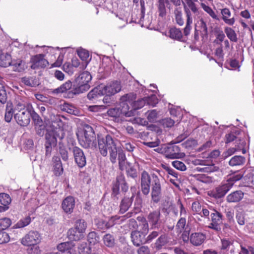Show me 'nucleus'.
Masks as SVG:
<instances>
[{"label": "nucleus", "mask_w": 254, "mask_h": 254, "mask_svg": "<svg viewBox=\"0 0 254 254\" xmlns=\"http://www.w3.org/2000/svg\"><path fill=\"white\" fill-rule=\"evenodd\" d=\"M163 179L156 174L150 175L143 171L141 175L140 186L142 193L145 195L151 192L152 201L158 203L161 199L163 190Z\"/></svg>", "instance_id": "f257e3e1"}, {"label": "nucleus", "mask_w": 254, "mask_h": 254, "mask_svg": "<svg viewBox=\"0 0 254 254\" xmlns=\"http://www.w3.org/2000/svg\"><path fill=\"white\" fill-rule=\"evenodd\" d=\"M50 120L54 129L48 131L45 134V156L49 158L53 147L57 144L58 138L62 140L64 136V131L61 128L63 123L60 115H52Z\"/></svg>", "instance_id": "f03ea898"}, {"label": "nucleus", "mask_w": 254, "mask_h": 254, "mask_svg": "<svg viewBox=\"0 0 254 254\" xmlns=\"http://www.w3.org/2000/svg\"><path fill=\"white\" fill-rule=\"evenodd\" d=\"M117 140L108 134L105 137L98 138V147L99 152L103 156H107L108 153L110 160L112 163L116 162L118 155Z\"/></svg>", "instance_id": "7ed1b4c3"}, {"label": "nucleus", "mask_w": 254, "mask_h": 254, "mask_svg": "<svg viewBox=\"0 0 254 254\" xmlns=\"http://www.w3.org/2000/svg\"><path fill=\"white\" fill-rule=\"evenodd\" d=\"M77 136L79 144L84 148L96 147L95 134L90 126H86L83 130L78 131Z\"/></svg>", "instance_id": "20e7f679"}, {"label": "nucleus", "mask_w": 254, "mask_h": 254, "mask_svg": "<svg viewBox=\"0 0 254 254\" xmlns=\"http://www.w3.org/2000/svg\"><path fill=\"white\" fill-rule=\"evenodd\" d=\"M92 79L91 75L88 71H84L77 77L73 84V92L75 94H78L87 91L90 85L89 82Z\"/></svg>", "instance_id": "39448f33"}, {"label": "nucleus", "mask_w": 254, "mask_h": 254, "mask_svg": "<svg viewBox=\"0 0 254 254\" xmlns=\"http://www.w3.org/2000/svg\"><path fill=\"white\" fill-rule=\"evenodd\" d=\"M209 209L211 210L210 222L206 227L212 229L217 233H219L221 231L224 219L223 215L212 206L209 207Z\"/></svg>", "instance_id": "423d86ee"}, {"label": "nucleus", "mask_w": 254, "mask_h": 254, "mask_svg": "<svg viewBox=\"0 0 254 254\" xmlns=\"http://www.w3.org/2000/svg\"><path fill=\"white\" fill-rule=\"evenodd\" d=\"M74 228L76 231L73 229L68 230V236L69 239L78 241L83 237V234L87 228V223L83 219H78L75 222Z\"/></svg>", "instance_id": "0eeeda50"}, {"label": "nucleus", "mask_w": 254, "mask_h": 254, "mask_svg": "<svg viewBox=\"0 0 254 254\" xmlns=\"http://www.w3.org/2000/svg\"><path fill=\"white\" fill-rule=\"evenodd\" d=\"M135 98L133 93L127 94L121 97L120 108L122 114L126 117H131L134 115V111L133 109L129 110V105L131 106V102Z\"/></svg>", "instance_id": "6e6552de"}, {"label": "nucleus", "mask_w": 254, "mask_h": 254, "mask_svg": "<svg viewBox=\"0 0 254 254\" xmlns=\"http://www.w3.org/2000/svg\"><path fill=\"white\" fill-rule=\"evenodd\" d=\"M232 188V183H230L227 180H224L219 186L210 191V195L215 198H222Z\"/></svg>", "instance_id": "1a4fd4ad"}, {"label": "nucleus", "mask_w": 254, "mask_h": 254, "mask_svg": "<svg viewBox=\"0 0 254 254\" xmlns=\"http://www.w3.org/2000/svg\"><path fill=\"white\" fill-rule=\"evenodd\" d=\"M41 237L40 234L34 231L28 232L21 240V244L25 246L37 245L41 242Z\"/></svg>", "instance_id": "9d476101"}, {"label": "nucleus", "mask_w": 254, "mask_h": 254, "mask_svg": "<svg viewBox=\"0 0 254 254\" xmlns=\"http://www.w3.org/2000/svg\"><path fill=\"white\" fill-rule=\"evenodd\" d=\"M163 149L167 158L169 159L181 158L185 155L180 152V147L176 145H165Z\"/></svg>", "instance_id": "9b49d317"}, {"label": "nucleus", "mask_w": 254, "mask_h": 254, "mask_svg": "<svg viewBox=\"0 0 254 254\" xmlns=\"http://www.w3.org/2000/svg\"><path fill=\"white\" fill-rule=\"evenodd\" d=\"M30 67L33 69L45 68L49 65V62L45 59V55L43 54L32 56L30 59Z\"/></svg>", "instance_id": "f8f14e48"}, {"label": "nucleus", "mask_w": 254, "mask_h": 254, "mask_svg": "<svg viewBox=\"0 0 254 254\" xmlns=\"http://www.w3.org/2000/svg\"><path fill=\"white\" fill-rule=\"evenodd\" d=\"M140 205L138 207H135L136 210L135 212H129L127 213L125 215L122 216H119L115 215L111 217L108 221H106L108 229L113 227L116 224H120L123 222L126 218L131 217L133 214H135L137 212L140 211Z\"/></svg>", "instance_id": "ddd939ff"}, {"label": "nucleus", "mask_w": 254, "mask_h": 254, "mask_svg": "<svg viewBox=\"0 0 254 254\" xmlns=\"http://www.w3.org/2000/svg\"><path fill=\"white\" fill-rule=\"evenodd\" d=\"M74 161L79 168H83L86 164V159L83 150L77 146L71 149Z\"/></svg>", "instance_id": "4468645a"}, {"label": "nucleus", "mask_w": 254, "mask_h": 254, "mask_svg": "<svg viewBox=\"0 0 254 254\" xmlns=\"http://www.w3.org/2000/svg\"><path fill=\"white\" fill-rule=\"evenodd\" d=\"M101 87L102 95L107 96L114 95L121 90V84L117 81L109 83L104 87Z\"/></svg>", "instance_id": "2eb2a0df"}, {"label": "nucleus", "mask_w": 254, "mask_h": 254, "mask_svg": "<svg viewBox=\"0 0 254 254\" xmlns=\"http://www.w3.org/2000/svg\"><path fill=\"white\" fill-rule=\"evenodd\" d=\"M14 119L17 123L21 126H26L30 122L31 114L27 110L19 111L14 115Z\"/></svg>", "instance_id": "dca6fc26"}, {"label": "nucleus", "mask_w": 254, "mask_h": 254, "mask_svg": "<svg viewBox=\"0 0 254 254\" xmlns=\"http://www.w3.org/2000/svg\"><path fill=\"white\" fill-rule=\"evenodd\" d=\"M146 234L137 230L132 231L130 234L131 242L134 246L139 247L142 244L146 243Z\"/></svg>", "instance_id": "f3484780"}, {"label": "nucleus", "mask_w": 254, "mask_h": 254, "mask_svg": "<svg viewBox=\"0 0 254 254\" xmlns=\"http://www.w3.org/2000/svg\"><path fill=\"white\" fill-rule=\"evenodd\" d=\"M160 211L158 210L153 211L148 214L147 219L151 226V228H156L160 225Z\"/></svg>", "instance_id": "a211bd4d"}, {"label": "nucleus", "mask_w": 254, "mask_h": 254, "mask_svg": "<svg viewBox=\"0 0 254 254\" xmlns=\"http://www.w3.org/2000/svg\"><path fill=\"white\" fill-rule=\"evenodd\" d=\"M74 205V198L72 196H67L63 201L62 207L65 213L70 214L73 211Z\"/></svg>", "instance_id": "6ab92c4d"}, {"label": "nucleus", "mask_w": 254, "mask_h": 254, "mask_svg": "<svg viewBox=\"0 0 254 254\" xmlns=\"http://www.w3.org/2000/svg\"><path fill=\"white\" fill-rule=\"evenodd\" d=\"M206 239V236L202 233H193L190 237V243L195 246H199L202 244Z\"/></svg>", "instance_id": "aec40b11"}, {"label": "nucleus", "mask_w": 254, "mask_h": 254, "mask_svg": "<svg viewBox=\"0 0 254 254\" xmlns=\"http://www.w3.org/2000/svg\"><path fill=\"white\" fill-rule=\"evenodd\" d=\"M53 170L57 176H61L63 173V167L60 158L54 156L52 158Z\"/></svg>", "instance_id": "412c9836"}, {"label": "nucleus", "mask_w": 254, "mask_h": 254, "mask_svg": "<svg viewBox=\"0 0 254 254\" xmlns=\"http://www.w3.org/2000/svg\"><path fill=\"white\" fill-rule=\"evenodd\" d=\"M222 15V19L227 25L232 26L235 22V18L234 17L231 18V12L228 8H224L220 9Z\"/></svg>", "instance_id": "4be33fe9"}, {"label": "nucleus", "mask_w": 254, "mask_h": 254, "mask_svg": "<svg viewBox=\"0 0 254 254\" xmlns=\"http://www.w3.org/2000/svg\"><path fill=\"white\" fill-rule=\"evenodd\" d=\"M169 242V238L166 234H162L159 236L154 243V247L157 250H160L165 247Z\"/></svg>", "instance_id": "5701e85b"}, {"label": "nucleus", "mask_w": 254, "mask_h": 254, "mask_svg": "<svg viewBox=\"0 0 254 254\" xmlns=\"http://www.w3.org/2000/svg\"><path fill=\"white\" fill-rule=\"evenodd\" d=\"M74 244L71 242H66L61 243L57 246V249L62 252H67L70 254H75L74 251L73 250Z\"/></svg>", "instance_id": "b1692460"}, {"label": "nucleus", "mask_w": 254, "mask_h": 254, "mask_svg": "<svg viewBox=\"0 0 254 254\" xmlns=\"http://www.w3.org/2000/svg\"><path fill=\"white\" fill-rule=\"evenodd\" d=\"M243 197L244 193L242 191L236 190L228 194L226 197V200L230 203L238 202L241 200Z\"/></svg>", "instance_id": "393cba45"}, {"label": "nucleus", "mask_w": 254, "mask_h": 254, "mask_svg": "<svg viewBox=\"0 0 254 254\" xmlns=\"http://www.w3.org/2000/svg\"><path fill=\"white\" fill-rule=\"evenodd\" d=\"M133 197L134 194H132L130 197H125L122 199L120 206V212L121 213H125L128 209L132 203Z\"/></svg>", "instance_id": "a878e982"}, {"label": "nucleus", "mask_w": 254, "mask_h": 254, "mask_svg": "<svg viewBox=\"0 0 254 254\" xmlns=\"http://www.w3.org/2000/svg\"><path fill=\"white\" fill-rule=\"evenodd\" d=\"M203 167H198L196 168V170L198 171L211 173L217 171L218 168L212 163H209L207 160H205V164H203Z\"/></svg>", "instance_id": "bb28decb"}, {"label": "nucleus", "mask_w": 254, "mask_h": 254, "mask_svg": "<svg viewBox=\"0 0 254 254\" xmlns=\"http://www.w3.org/2000/svg\"><path fill=\"white\" fill-rule=\"evenodd\" d=\"M169 36L171 39L180 41H184L182 32L180 29L176 27L172 28L169 30Z\"/></svg>", "instance_id": "cd10ccee"}, {"label": "nucleus", "mask_w": 254, "mask_h": 254, "mask_svg": "<svg viewBox=\"0 0 254 254\" xmlns=\"http://www.w3.org/2000/svg\"><path fill=\"white\" fill-rule=\"evenodd\" d=\"M221 245L220 249L223 251H228L231 247H236L234 245V241L230 238H223L221 240Z\"/></svg>", "instance_id": "c85d7f7f"}, {"label": "nucleus", "mask_w": 254, "mask_h": 254, "mask_svg": "<svg viewBox=\"0 0 254 254\" xmlns=\"http://www.w3.org/2000/svg\"><path fill=\"white\" fill-rule=\"evenodd\" d=\"M25 98H21L20 96H17L15 100V109L19 111H24L26 107V102Z\"/></svg>", "instance_id": "c756f323"}, {"label": "nucleus", "mask_w": 254, "mask_h": 254, "mask_svg": "<svg viewBox=\"0 0 254 254\" xmlns=\"http://www.w3.org/2000/svg\"><path fill=\"white\" fill-rule=\"evenodd\" d=\"M11 56L8 53H2L0 55V66L7 67L11 64Z\"/></svg>", "instance_id": "7c9ffc66"}, {"label": "nucleus", "mask_w": 254, "mask_h": 254, "mask_svg": "<svg viewBox=\"0 0 254 254\" xmlns=\"http://www.w3.org/2000/svg\"><path fill=\"white\" fill-rule=\"evenodd\" d=\"M166 0L157 1L156 5L157 7V12L159 17L164 18L166 15V8L165 2Z\"/></svg>", "instance_id": "2f4dec72"}, {"label": "nucleus", "mask_w": 254, "mask_h": 254, "mask_svg": "<svg viewBox=\"0 0 254 254\" xmlns=\"http://www.w3.org/2000/svg\"><path fill=\"white\" fill-rule=\"evenodd\" d=\"M246 159L242 156H235L229 161V164L231 166H240L243 165Z\"/></svg>", "instance_id": "473e14b6"}, {"label": "nucleus", "mask_w": 254, "mask_h": 254, "mask_svg": "<svg viewBox=\"0 0 254 254\" xmlns=\"http://www.w3.org/2000/svg\"><path fill=\"white\" fill-rule=\"evenodd\" d=\"M13 115V110L12 103L10 102H7L5 109L4 116L5 121L7 123H9L12 119Z\"/></svg>", "instance_id": "72a5a7b5"}, {"label": "nucleus", "mask_w": 254, "mask_h": 254, "mask_svg": "<svg viewBox=\"0 0 254 254\" xmlns=\"http://www.w3.org/2000/svg\"><path fill=\"white\" fill-rule=\"evenodd\" d=\"M224 32L229 40L233 42H237L238 41L237 36L235 31L231 27H226Z\"/></svg>", "instance_id": "f704fd0d"}, {"label": "nucleus", "mask_w": 254, "mask_h": 254, "mask_svg": "<svg viewBox=\"0 0 254 254\" xmlns=\"http://www.w3.org/2000/svg\"><path fill=\"white\" fill-rule=\"evenodd\" d=\"M72 86V84L71 82L69 80H68L64 83L61 85L59 87L55 89L54 91V92L55 93L65 92L71 89Z\"/></svg>", "instance_id": "c9c22d12"}, {"label": "nucleus", "mask_w": 254, "mask_h": 254, "mask_svg": "<svg viewBox=\"0 0 254 254\" xmlns=\"http://www.w3.org/2000/svg\"><path fill=\"white\" fill-rule=\"evenodd\" d=\"M21 81L25 85L31 87H34L39 85V82L34 77H24L21 79Z\"/></svg>", "instance_id": "e433bc0d"}, {"label": "nucleus", "mask_w": 254, "mask_h": 254, "mask_svg": "<svg viewBox=\"0 0 254 254\" xmlns=\"http://www.w3.org/2000/svg\"><path fill=\"white\" fill-rule=\"evenodd\" d=\"M115 183L120 186L123 191H126L128 190V186L126 182L125 176L123 174H121L117 177Z\"/></svg>", "instance_id": "4c0bfd02"}, {"label": "nucleus", "mask_w": 254, "mask_h": 254, "mask_svg": "<svg viewBox=\"0 0 254 254\" xmlns=\"http://www.w3.org/2000/svg\"><path fill=\"white\" fill-rule=\"evenodd\" d=\"M174 15L176 23L180 26L183 25L184 24V20L183 18L181 8L180 7H178L175 9Z\"/></svg>", "instance_id": "58836bf2"}, {"label": "nucleus", "mask_w": 254, "mask_h": 254, "mask_svg": "<svg viewBox=\"0 0 254 254\" xmlns=\"http://www.w3.org/2000/svg\"><path fill=\"white\" fill-rule=\"evenodd\" d=\"M101 90V87L94 88L88 93L87 98L89 100H93L98 98L99 96H102Z\"/></svg>", "instance_id": "ea45409f"}, {"label": "nucleus", "mask_w": 254, "mask_h": 254, "mask_svg": "<svg viewBox=\"0 0 254 254\" xmlns=\"http://www.w3.org/2000/svg\"><path fill=\"white\" fill-rule=\"evenodd\" d=\"M78 250L79 254H89L92 253L91 248L86 242H81L78 244Z\"/></svg>", "instance_id": "a19ab883"}, {"label": "nucleus", "mask_w": 254, "mask_h": 254, "mask_svg": "<svg viewBox=\"0 0 254 254\" xmlns=\"http://www.w3.org/2000/svg\"><path fill=\"white\" fill-rule=\"evenodd\" d=\"M7 95L3 82L0 80V102L4 104L6 103Z\"/></svg>", "instance_id": "79ce46f5"}, {"label": "nucleus", "mask_w": 254, "mask_h": 254, "mask_svg": "<svg viewBox=\"0 0 254 254\" xmlns=\"http://www.w3.org/2000/svg\"><path fill=\"white\" fill-rule=\"evenodd\" d=\"M104 244L108 247H113L115 245V239L110 234H107L103 237Z\"/></svg>", "instance_id": "37998d69"}, {"label": "nucleus", "mask_w": 254, "mask_h": 254, "mask_svg": "<svg viewBox=\"0 0 254 254\" xmlns=\"http://www.w3.org/2000/svg\"><path fill=\"white\" fill-rule=\"evenodd\" d=\"M146 104V101L144 98L138 99V100L131 102V108L133 109V111H134V113L136 111L139 109L142 108Z\"/></svg>", "instance_id": "c03bdc74"}, {"label": "nucleus", "mask_w": 254, "mask_h": 254, "mask_svg": "<svg viewBox=\"0 0 254 254\" xmlns=\"http://www.w3.org/2000/svg\"><path fill=\"white\" fill-rule=\"evenodd\" d=\"M31 218L30 216H26L25 218L21 219L15 225L16 228H23L30 224Z\"/></svg>", "instance_id": "a18cd8bd"}, {"label": "nucleus", "mask_w": 254, "mask_h": 254, "mask_svg": "<svg viewBox=\"0 0 254 254\" xmlns=\"http://www.w3.org/2000/svg\"><path fill=\"white\" fill-rule=\"evenodd\" d=\"M87 240L91 245H94L99 242L100 239L96 232H91L88 235Z\"/></svg>", "instance_id": "49530a36"}, {"label": "nucleus", "mask_w": 254, "mask_h": 254, "mask_svg": "<svg viewBox=\"0 0 254 254\" xmlns=\"http://www.w3.org/2000/svg\"><path fill=\"white\" fill-rule=\"evenodd\" d=\"M11 201L9 194L5 193H0V203L4 206H7Z\"/></svg>", "instance_id": "de8ad7c7"}, {"label": "nucleus", "mask_w": 254, "mask_h": 254, "mask_svg": "<svg viewBox=\"0 0 254 254\" xmlns=\"http://www.w3.org/2000/svg\"><path fill=\"white\" fill-rule=\"evenodd\" d=\"M108 115L113 118H119L123 116L120 108H115L109 109L107 112Z\"/></svg>", "instance_id": "09e8293b"}, {"label": "nucleus", "mask_w": 254, "mask_h": 254, "mask_svg": "<svg viewBox=\"0 0 254 254\" xmlns=\"http://www.w3.org/2000/svg\"><path fill=\"white\" fill-rule=\"evenodd\" d=\"M126 169L127 175L132 178H135L137 177V172L133 167L131 166L130 164H128L126 166Z\"/></svg>", "instance_id": "8fccbe9b"}, {"label": "nucleus", "mask_w": 254, "mask_h": 254, "mask_svg": "<svg viewBox=\"0 0 254 254\" xmlns=\"http://www.w3.org/2000/svg\"><path fill=\"white\" fill-rule=\"evenodd\" d=\"M186 225V219L184 217H181L180 219L177 222L176 225V229L177 230V232L182 233Z\"/></svg>", "instance_id": "3c124183"}, {"label": "nucleus", "mask_w": 254, "mask_h": 254, "mask_svg": "<svg viewBox=\"0 0 254 254\" xmlns=\"http://www.w3.org/2000/svg\"><path fill=\"white\" fill-rule=\"evenodd\" d=\"M196 179L197 181L205 183V184H210L213 182V178L211 177L206 176L204 174H200L198 175L196 177Z\"/></svg>", "instance_id": "603ef678"}, {"label": "nucleus", "mask_w": 254, "mask_h": 254, "mask_svg": "<svg viewBox=\"0 0 254 254\" xmlns=\"http://www.w3.org/2000/svg\"><path fill=\"white\" fill-rule=\"evenodd\" d=\"M62 110L72 115H76L78 112L77 110L74 106L67 103H65L63 105Z\"/></svg>", "instance_id": "864d4df0"}, {"label": "nucleus", "mask_w": 254, "mask_h": 254, "mask_svg": "<svg viewBox=\"0 0 254 254\" xmlns=\"http://www.w3.org/2000/svg\"><path fill=\"white\" fill-rule=\"evenodd\" d=\"M11 224V221L8 218L0 219V231L8 228Z\"/></svg>", "instance_id": "5fc2aeb1"}, {"label": "nucleus", "mask_w": 254, "mask_h": 254, "mask_svg": "<svg viewBox=\"0 0 254 254\" xmlns=\"http://www.w3.org/2000/svg\"><path fill=\"white\" fill-rule=\"evenodd\" d=\"M201 7L203 10L206 12L213 19L216 20H219V18L216 14L215 12L213 9L209 6L206 5L204 3H201Z\"/></svg>", "instance_id": "6e6d98bb"}, {"label": "nucleus", "mask_w": 254, "mask_h": 254, "mask_svg": "<svg viewBox=\"0 0 254 254\" xmlns=\"http://www.w3.org/2000/svg\"><path fill=\"white\" fill-rule=\"evenodd\" d=\"M126 157L125 153L123 152H119L118 160L119 168L121 170H124L125 168V161Z\"/></svg>", "instance_id": "4d7b16f0"}, {"label": "nucleus", "mask_w": 254, "mask_h": 254, "mask_svg": "<svg viewBox=\"0 0 254 254\" xmlns=\"http://www.w3.org/2000/svg\"><path fill=\"white\" fill-rule=\"evenodd\" d=\"M144 99L146 101V104L153 107L155 106L158 102L157 97L154 95L145 97Z\"/></svg>", "instance_id": "13d9d810"}, {"label": "nucleus", "mask_w": 254, "mask_h": 254, "mask_svg": "<svg viewBox=\"0 0 254 254\" xmlns=\"http://www.w3.org/2000/svg\"><path fill=\"white\" fill-rule=\"evenodd\" d=\"M72 67H79L80 70H83L86 68V64L85 65L84 63L82 62L81 64L80 63L79 60L76 58H72L71 60Z\"/></svg>", "instance_id": "bf43d9fd"}, {"label": "nucleus", "mask_w": 254, "mask_h": 254, "mask_svg": "<svg viewBox=\"0 0 254 254\" xmlns=\"http://www.w3.org/2000/svg\"><path fill=\"white\" fill-rule=\"evenodd\" d=\"M172 165L176 169L181 171H184L187 169L186 166L185 164L183 162L178 160L173 161L172 162Z\"/></svg>", "instance_id": "052dcab7"}, {"label": "nucleus", "mask_w": 254, "mask_h": 254, "mask_svg": "<svg viewBox=\"0 0 254 254\" xmlns=\"http://www.w3.org/2000/svg\"><path fill=\"white\" fill-rule=\"evenodd\" d=\"M146 116L148 120L150 122H155L157 118V113L155 110H153L150 111H148L146 113Z\"/></svg>", "instance_id": "680f3d73"}, {"label": "nucleus", "mask_w": 254, "mask_h": 254, "mask_svg": "<svg viewBox=\"0 0 254 254\" xmlns=\"http://www.w3.org/2000/svg\"><path fill=\"white\" fill-rule=\"evenodd\" d=\"M236 218L238 224L243 225L245 223L244 214L242 211H238L236 213Z\"/></svg>", "instance_id": "e2e57ef3"}, {"label": "nucleus", "mask_w": 254, "mask_h": 254, "mask_svg": "<svg viewBox=\"0 0 254 254\" xmlns=\"http://www.w3.org/2000/svg\"><path fill=\"white\" fill-rule=\"evenodd\" d=\"M241 251H239V254H254V249L252 247H249L248 248L240 245Z\"/></svg>", "instance_id": "0e129e2a"}, {"label": "nucleus", "mask_w": 254, "mask_h": 254, "mask_svg": "<svg viewBox=\"0 0 254 254\" xmlns=\"http://www.w3.org/2000/svg\"><path fill=\"white\" fill-rule=\"evenodd\" d=\"M30 247L27 249L28 254H40V249L37 245L30 246Z\"/></svg>", "instance_id": "69168bd1"}, {"label": "nucleus", "mask_w": 254, "mask_h": 254, "mask_svg": "<svg viewBox=\"0 0 254 254\" xmlns=\"http://www.w3.org/2000/svg\"><path fill=\"white\" fill-rule=\"evenodd\" d=\"M24 69V64L22 61H18L13 64V70L21 72Z\"/></svg>", "instance_id": "338daca9"}, {"label": "nucleus", "mask_w": 254, "mask_h": 254, "mask_svg": "<svg viewBox=\"0 0 254 254\" xmlns=\"http://www.w3.org/2000/svg\"><path fill=\"white\" fill-rule=\"evenodd\" d=\"M9 239V236L7 233L3 231H0V244L8 242Z\"/></svg>", "instance_id": "774afa93"}]
</instances>
